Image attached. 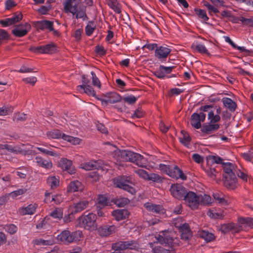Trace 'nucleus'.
Masks as SVG:
<instances>
[{"mask_svg": "<svg viewBox=\"0 0 253 253\" xmlns=\"http://www.w3.org/2000/svg\"><path fill=\"white\" fill-rule=\"evenodd\" d=\"M114 157L117 161H129L132 162L140 167H146L147 161L139 154L126 150H116L114 152Z\"/></svg>", "mask_w": 253, "mask_h": 253, "instance_id": "nucleus-1", "label": "nucleus"}, {"mask_svg": "<svg viewBox=\"0 0 253 253\" xmlns=\"http://www.w3.org/2000/svg\"><path fill=\"white\" fill-rule=\"evenodd\" d=\"M63 6L65 12L75 15L76 19L81 18L83 20L87 19L86 7L82 4L80 0H65Z\"/></svg>", "mask_w": 253, "mask_h": 253, "instance_id": "nucleus-2", "label": "nucleus"}, {"mask_svg": "<svg viewBox=\"0 0 253 253\" xmlns=\"http://www.w3.org/2000/svg\"><path fill=\"white\" fill-rule=\"evenodd\" d=\"M223 169L224 186L229 189H235L236 187L237 179L235 175L236 169L234 164L231 163H223Z\"/></svg>", "mask_w": 253, "mask_h": 253, "instance_id": "nucleus-3", "label": "nucleus"}, {"mask_svg": "<svg viewBox=\"0 0 253 253\" xmlns=\"http://www.w3.org/2000/svg\"><path fill=\"white\" fill-rule=\"evenodd\" d=\"M221 111L220 107L216 108L217 114H214L212 110H211L208 114V120L209 123L204 125L202 128V131L204 133H210L217 130L219 128V125L218 123L220 121L221 118L219 116Z\"/></svg>", "mask_w": 253, "mask_h": 253, "instance_id": "nucleus-4", "label": "nucleus"}, {"mask_svg": "<svg viewBox=\"0 0 253 253\" xmlns=\"http://www.w3.org/2000/svg\"><path fill=\"white\" fill-rule=\"evenodd\" d=\"M96 215L93 213L83 215L79 218V223L85 229L93 231L97 228Z\"/></svg>", "mask_w": 253, "mask_h": 253, "instance_id": "nucleus-5", "label": "nucleus"}, {"mask_svg": "<svg viewBox=\"0 0 253 253\" xmlns=\"http://www.w3.org/2000/svg\"><path fill=\"white\" fill-rule=\"evenodd\" d=\"M82 236V233L77 231L72 233L68 230H64L57 236V239L64 244H68L79 241Z\"/></svg>", "mask_w": 253, "mask_h": 253, "instance_id": "nucleus-6", "label": "nucleus"}, {"mask_svg": "<svg viewBox=\"0 0 253 253\" xmlns=\"http://www.w3.org/2000/svg\"><path fill=\"white\" fill-rule=\"evenodd\" d=\"M183 200L186 205L192 210L198 209L200 205V195L192 191L187 192Z\"/></svg>", "mask_w": 253, "mask_h": 253, "instance_id": "nucleus-7", "label": "nucleus"}, {"mask_svg": "<svg viewBox=\"0 0 253 253\" xmlns=\"http://www.w3.org/2000/svg\"><path fill=\"white\" fill-rule=\"evenodd\" d=\"M113 181L116 187L127 191L131 194L135 193V189L129 185L130 181L128 177L125 176L118 177L115 178Z\"/></svg>", "mask_w": 253, "mask_h": 253, "instance_id": "nucleus-8", "label": "nucleus"}, {"mask_svg": "<svg viewBox=\"0 0 253 253\" xmlns=\"http://www.w3.org/2000/svg\"><path fill=\"white\" fill-rule=\"evenodd\" d=\"M170 192L173 197L178 200H183L187 193L186 188L179 184H172Z\"/></svg>", "mask_w": 253, "mask_h": 253, "instance_id": "nucleus-9", "label": "nucleus"}, {"mask_svg": "<svg viewBox=\"0 0 253 253\" xmlns=\"http://www.w3.org/2000/svg\"><path fill=\"white\" fill-rule=\"evenodd\" d=\"M103 105H106L108 104H114L120 102L122 97L120 94L115 92H110L104 94L103 98L99 99Z\"/></svg>", "mask_w": 253, "mask_h": 253, "instance_id": "nucleus-10", "label": "nucleus"}, {"mask_svg": "<svg viewBox=\"0 0 253 253\" xmlns=\"http://www.w3.org/2000/svg\"><path fill=\"white\" fill-rule=\"evenodd\" d=\"M30 50L36 53L52 54L56 51V46L51 43L43 46L32 47Z\"/></svg>", "mask_w": 253, "mask_h": 253, "instance_id": "nucleus-11", "label": "nucleus"}, {"mask_svg": "<svg viewBox=\"0 0 253 253\" xmlns=\"http://www.w3.org/2000/svg\"><path fill=\"white\" fill-rule=\"evenodd\" d=\"M31 29V26L30 24L26 22L17 25L12 31L13 35L17 37H22L28 33Z\"/></svg>", "mask_w": 253, "mask_h": 253, "instance_id": "nucleus-12", "label": "nucleus"}, {"mask_svg": "<svg viewBox=\"0 0 253 253\" xmlns=\"http://www.w3.org/2000/svg\"><path fill=\"white\" fill-rule=\"evenodd\" d=\"M206 117V114L203 112L194 113L191 115V125L196 129L200 128L201 127V123L205 121Z\"/></svg>", "mask_w": 253, "mask_h": 253, "instance_id": "nucleus-13", "label": "nucleus"}, {"mask_svg": "<svg viewBox=\"0 0 253 253\" xmlns=\"http://www.w3.org/2000/svg\"><path fill=\"white\" fill-rule=\"evenodd\" d=\"M171 51V49L167 45L159 46L156 48L155 56L160 60H165L168 57Z\"/></svg>", "mask_w": 253, "mask_h": 253, "instance_id": "nucleus-14", "label": "nucleus"}, {"mask_svg": "<svg viewBox=\"0 0 253 253\" xmlns=\"http://www.w3.org/2000/svg\"><path fill=\"white\" fill-rule=\"evenodd\" d=\"M176 227H177L181 232V239L184 240H188L192 237V232L190 229L188 224L184 223L180 225L175 223Z\"/></svg>", "mask_w": 253, "mask_h": 253, "instance_id": "nucleus-15", "label": "nucleus"}, {"mask_svg": "<svg viewBox=\"0 0 253 253\" xmlns=\"http://www.w3.org/2000/svg\"><path fill=\"white\" fill-rule=\"evenodd\" d=\"M156 238L158 242L161 244H168L169 246H172L173 239L168 231L165 230L160 232V234Z\"/></svg>", "mask_w": 253, "mask_h": 253, "instance_id": "nucleus-16", "label": "nucleus"}, {"mask_svg": "<svg viewBox=\"0 0 253 253\" xmlns=\"http://www.w3.org/2000/svg\"><path fill=\"white\" fill-rule=\"evenodd\" d=\"M58 165L63 170L68 171L70 174H73L75 172V169L72 165V162L66 158H61L59 162Z\"/></svg>", "mask_w": 253, "mask_h": 253, "instance_id": "nucleus-17", "label": "nucleus"}, {"mask_svg": "<svg viewBox=\"0 0 253 253\" xmlns=\"http://www.w3.org/2000/svg\"><path fill=\"white\" fill-rule=\"evenodd\" d=\"M174 66L166 67L163 65H160V67L154 71V74L159 79H164L167 76V74L172 72Z\"/></svg>", "mask_w": 253, "mask_h": 253, "instance_id": "nucleus-18", "label": "nucleus"}, {"mask_svg": "<svg viewBox=\"0 0 253 253\" xmlns=\"http://www.w3.org/2000/svg\"><path fill=\"white\" fill-rule=\"evenodd\" d=\"M170 177L175 179L180 178L182 180H186V176L185 175L177 166L170 167L167 174Z\"/></svg>", "mask_w": 253, "mask_h": 253, "instance_id": "nucleus-19", "label": "nucleus"}, {"mask_svg": "<svg viewBox=\"0 0 253 253\" xmlns=\"http://www.w3.org/2000/svg\"><path fill=\"white\" fill-rule=\"evenodd\" d=\"M22 19V15L21 13H18L12 17L6 18L0 21V23L3 27H7L12 25L18 22Z\"/></svg>", "mask_w": 253, "mask_h": 253, "instance_id": "nucleus-20", "label": "nucleus"}, {"mask_svg": "<svg viewBox=\"0 0 253 253\" xmlns=\"http://www.w3.org/2000/svg\"><path fill=\"white\" fill-rule=\"evenodd\" d=\"M88 203L86 201H82L70 206L69 210L72 211V212L76 213L84 210L88 206Z\"/></svg>", "mask_w": 253, "mask_h": 253, "instance_id": "nucleus-21", "label": "nucleus"}, {"mask_svg": "<svg viewBox=\"0 0 253 253\" xmlns=\"http://www.w3.org/2000/svg\"><path fill=\"white\" fill-rule=\"evenodd\" d=\"M100 163L99 161H91L81 164L79 167L85 170L98 169L100 168Z\"/></svg>", "mask_w": 253, "mask_h": 253, "instance_id": "nucleus-22", "label": "nucleus"}, {"mask_svg": "<svg viewBox=\"0 0 253 253\" xmlns=\"http://www.w3.org/2000/svg\"><path fill=\"white\" fill-rule=\"evenodd\" d=\"M84 188L82 183L78 180H75L71 182L68 185L67 191L68 192H75L82 191Z\"/></svg>", "mask_w": 253, "mask_h": 253, "instance_id": "nucleus-23", "label": "nucleus"}, {"mask_svg": "<svg viewBox=\"0 0 253 253\" xmlns=\"http://www.w3.org/2000/svg\"><path fill=\"white\" fill-rule=\"evenodd\" d=\"M37 205L36 204H31L25 207L19 209V212L21 215H32L35 213Z\"/></svg>", "mask_w": 253, "mask_h": 253, "instance_id": "nucleus-24", "label": "nucleus"}, {"mask_svg": "<svg viewBox=\"0 0 253 253\" xmlns=\"http://www.w3.org/2000/svg\"><path fill=\"white\" fill-rule=\"evenodd\" d=\"M112 215L117 221L122 220L128 217L129 213L126 210H117L112 212Z\"/></svg>", "mask_w": 253, "mask_h": 253, "instance_id": "nucleus-25", "label": "nucleus"}, {"mask_svg": "<svg viewBox=\"0 0 253 253\" xmlns=\"http://www.w3.org/2000/svg\"><path fill=\"white\" fill-rule=\"evenodd\" d=\"M144 207L148 211H152L156 213H164V209L163 207L159 205H156L152 203H147L144 205Z\"/></svg>", "mask_w": 253, "mask_h": 253, "instance_id": "nucleus-26", "label": "nucleus"}, {"mask_svg": "<svg viewBox=\"0 0 253 253\" xmlns=\"http://www.w3.org/2000/svg\"><path fill=\"white\" fill-rule=\"evenodd\" d=\"M77 89L81 93H84L88 96L95 97V92L90 85L85 86H84V85H78Z\"/></svg>", "mask_w": 253, "mask_h": 253, "instance_id": "nucleus-27", "label": "nucleus"}, {"mask_svg": "<svg viewBox=\"0 0 253 253\" xmlns=\"http://www.w3.org/2000/svg\"><path fill=\"white\" fill-rule=\"evenodd\" d=\"M106 1L108 6L116 13L119 14L121 12L122 6L118 0H106Z\"/></svg>", "mask_w": 253, "mask_h": 253, "instance_id": "nucleus-28", "label": "nucleus"}, {"mask_svg": "<svg viewBox=\"0 0 253 253\" xmlns=\"http://www.w3.org/2000/svg\"><path fill=\"white\" fill-rule=\"evenodd\" d=\"M4 149L14 154L22 153L23 152V149L18 146H13L8 144L1 145L0 146V149Z\"/></svg>", "mask_w": 253, "mask_h": 253, "instance_id": "nucleus-29", "label": "nucleus"}, {"mask_svg": "<svg viewBox=\"0 0 253 253\" xmlns=\"http://www.w3.org/2000/svg\"><path fill=\"white\" fill-rule=\"evenodd\" d=\"M115 231V227L114 226H104L101 227L98 229L99 234L102 236H107Z\"/></svg>", "mask_w": 253, "mask_h": 253, "instance_id": "nucleus-30", "label": "nucleus"}, {"mask_svg": "<svg viewBox=\"0 0 253 253\" xmlns=\"http://www.w3.org/2000/svg\"><path fill=\"white\" fill-rule=\"evenodd\" d=\"M222 102L224 106L231 111H234L237 107L236 103L230 98L223 97Z\"/></svg>", "mask_w": 253, "mask_h": 253, "instance_id": "nucleus-31", "label": "nucleus"}, {"mask_svg": "<svg viewBox=\"0 0 253 253\" xmlns=\"http://www.w3.org/2000/svg\"><path fill=\"white\" fill-rule=\"evenodd\" d=\"M35 245L37 246H49L54 243V240L52 238L44 240L42 238H37L34 239L33 241Z\"/></svg>", "mask_w": 253, "mask_h": 253, "instance_id": "nucleus-32", "label": "nucleus"}, {"mask_svg": "<svg viewBox=\"0 0 253 253\" xmlns=\"http://www.w3.org/2000/svg\"><path fill=\"white\" fill-rule=\"evenodd\" d=\"M36 162L40 166L45 169H51L52 167V163L51 161L44 160L41 157H37Z\"/></svg>", "mask_w": 253, "mask_h": 253, "instance_id": "nucleus-33", "label": "nucleus"}, {"mask_svg": "<svg viewBox=\"0 0 253 253\" xmlns=\"http://www.w3.org/2000/svg\"><path fill=\"white\" fill-rule=\"evenodd\" d=\"M199 236L204 239L207 242L213 241L214 238V235L207 230H201L199 231Z\"/></svg>", "mask_w": 253, "mask_h": 253, "instance_id": "nucleus-34", "label": "nucleus"}, {"mask_svg": "<svg viewBox=\"0 0 253 253\" xmlns=\"http://www.w3.org/2000/svg\"><path fill=\"white\" fill-rule=\"evenodd\" d=\"M192 48L201 53H208V51L206 46L199 42H195L191 45Z\"/></svg>", "mask_w": 253, "mask_h": 253, "instance_id": "nucleus-35", "label": "nucleus"}, {"mask_svg": "<svg viewBox=\"0 0 253 253\" xmlns=\"http://www.w3.org/2000/svg\"><path fill=\"white\" fill-rule=\"evenodd\" d=\"M62 139L75 145L80 144L82 141V140L78 137H75L66 135L64 133L63 134Z\"/></svg>", "mask_w": 253, "mask_h": 253, "instance_id": "nucleus-36", "label": "nucleus"}, {"mask_svg": "<svg viewBox=\"0 0 253 253\" xmlns=\"http://www.w3.org/2000/svg\"><path fill=\"white\" fill-rule=\"evenodd\" d=\"M239 222L243 224L244 226L245 230L247 227L253 228V218L247 217H240L239 218Z\"/></svg>", "mask_w": 253, "mask_h": 253, "instance_id": "nucleus-37", "label": "nucleus"}, {"mask_svg": "<svg viewBox=\"0 0 253 253\" xmlns=\"http://www.w3.org/2000/svg\"><path fill=\"white\" fill-rule=\"evenodd\" d=\"M181 132V135L179 137V141L185 146H188L189 144L191 138L189 134L184 130H182Z\"/></svg>", "mask_w": 253, "mask_h": 253, "instance_id": "nucleus-38", "label": "nucleus"}, {"mask_svg": "<svg viewBox=\"0 0 253 253\" xmlns=\"http://www.w3.org/2000/svg\"><path fill=\"white\" fill-rule=\"evenodd\" d=\"M158 243H150V246L152 248L154 253H173L169 250L163 248L160 246H157Z\"/></svg>", "mask_w": 253, "mask_h": 253, "instance_id": "nucleus-39", "label": "nucleus"}, {"mask_svg": "<svg viewBox=\"0 0 253 253\" xmlns=\"http://www.w3.org/2000/svg\"><path fill=\"white\" fill-rule=\"evenodd\" d=\"M47 183L52 189H53L59 185V180L57 177L51 176L47 178Z\"/></svg>", "mask_w": 253, "mask_h": 253, "instance_id": "nucleus-40", "label": "nucleus"}, {"mask_svg": "<svg viewBox=\"0 0 253 253\" xmlns=\"http://www.w3.org/2000/svg\"><path fill=\"white\" fill-rule=\"evenodd\" d=\"M63 134L59 130H53L47 132V136L49 139L62 138Z\"/></svg>", "mask_w": 253, "mask_h": 253, "instance_id": "nucleus-41", "label": "nucleus"}, {"mask_svg": "<svg viewBox=\"0 0 253 253\" xmlns=\"http://www.w3.org/2000/svg\"><path fill=\"white\" fill-rule=\"evenodd\" d=\"M42 153L45 155H49L53 157H59L60 155L55 151H53L51 149L49 148L48 149H45L42 147H38L36 148Z\"/></svg>", "mask_w": 253, "mask_h": 253, "instance_id": "nucleus-42", "label": "nucleus"}, {"mask_svg": "<svg viewBox=\"0 0 253 253\" xmlns=\"http://www.w3.org/2000/svg\"><path fill=\"white\" fill-rule=\"evenodd\" d=\"M244 230H245L244 226L239 223V220L237 223H231V232L236 233Z\"/></svg>", "mask_w": 253, "mask_h": 253, "instance_id": "nucleus-43", "label": "nucleus"}, {"mask_svg": "<svg viewBox=\"0 0 253 253\" xmlns=\"http://www.w3.org/2000/svg\"><path fill=\"white\" fill-rule=\"evenodd\" d=\"M96 25L93 21H89L85 27V34L89 36L91 35L95 29Z\"/></svg>", "mask_w": 253, "mask_h": 253, "instance_id": "nucleus-44", "label": "nucleus"}, {"mask_svg": "<svg viewBox=\"0 0 253 253\" xmlns=\"http://www.w3.org/2000/svg\"><path fill=\"white\" fill-rule=\"evenodd\" d=\"M213 197L217 203L222 205L227 204V200L224 198V196L222 193H214Z\"/></svg>", "mask_w": 253, "mask_h": 253, "instance_id": "nucleus-45", "label": "nucleus"}, {"mask_svg": "<svg viewBox=\"0 0 253 253\" xmlns=\"http://www.w3.org/2000/svg\"><path fill=\"white\" fill-rule=\"evenodd\" d=\"M63 209L61 208H56L50 213V215L54 218L59 219L63 217Z\"/></svg>", "mask_w": 253, "mask_h": 253, "instance_id": "nucleus-46", "label": "nucleus"}, {"mask_svg": "<svg viewBox=\"0 0 253 253\" xmlns=\"http://www.w3.org/2000/svg\"><path fill=\"white\" fill-rule=\"evenodd\" d=\"M194 11L198 17L201 18L203 21H206L208 20L209 17H208L205 10L199 8H195Z\"/></svg>", "mask_w": 253, "mask_h": 253, "instance_id": "nucleus-47", "label": "nucleus"}, {"mask_svg": "<svg viewBox=\"0 0 253 253\" xmlns=\"http://www.w3.org/2000/svg\"><path fill=\"white\" fill-rule=\"evenodd\" d=\"M200 195V204L201 205H209L211 203V198L208 195L204 194Z\"/></svg>", "mask_w": 253, "mask_h": 253, "instance_id": "nucleus-48", "label": "nucleus"}, {"mask_svg": "<svg viewBox=\"0 0 253 253\" xmlns=\"http://www.w3.org/2000/svg\"><path fill=\"white\" fill-rule=\"evenodd\" d=\"M129 200L126 198H120L115 200L114 203L119 207H123L127 205Z\"/></svg>", "mask_w": 253, "mask_h": 253, "instance_id": "nucleus-49", "label": "nucleus"}, {"mask_svg": "<svg viewBox=\"0 0 253 253\" xmlns=\"http://www.w3.org/2000/svg\"><path fill=\"white\" fill-rule=\"evenodd\" d=\"M98 206H107L108 203H109V200L106 197V196L100 195L98 196Z\"/></svg>", "mask_w": 253, "mask_h": 253, "instance_id": "nucleus-50", "label": "nucleus"}, {"mask_svg": "<svg viewBox=\"0 0 253 253\" xmlns=\"http://www.w3.org/2000/svg\"><path fill=\"white\" fill-rule=\"evenodd\" d=\"M26 191L25 189H19L17 190L12 191L8 194V196H10L12 198H14L16 197L21 195L25 193Z\"/></svg>", "mask_w": 253, "mask_h": 253, "instance_id": "nucleus-51", "label": "nucleus"}, {"mask_svg": "<svg viewBox=\"0 0 253 253\" xmlns=\"http://www.w3.org/2000/svg\"><path fill=\"white\" fill-rule=\"evenodd\" d=\"M69 213L67 215H65L63 217V221L65 223H69L72 221H73L74 218V214L75 212H72V211L68 209Z\"/></svg>", "mask_w": 253, "mask_h": 253, "instance_id": "nucleus-52", "label": "nucleus"}, {"mask_svg": "<svg viewBox=\"0 0 253 253\" xmlns=\"http://www.w3.org/2000/svg\"><path fill=\"white\" fill-rule=\"evenodd\" d=\"M137 98L133 95H130L125 96L123 98L124 101L129 104H134L137 100Z\"/></svg>", "mask_w": 253, "mask_h": 253, "instance_id": "nucleus-53", "label": "nucleus"}, {"mask_svg": "<svg viewBox=\"0 0 253 253\" xmlns=\"http://www.w3.org/2000/svg\"><path fill=\"white\" fill-rule=\"evenodd\" d=\"M91 74L92 75V84L94 86H97L98 88H100L101 87V83L98 79V78L96 77L95 74L93 72H91Z\"/></svg>", "mask_w": 253, "mask_h": 253, "instance_id": "nucleus-54", "label": "nucleus"}, {"mask_svg": "<svg viewBox=\"0 0 253 253\" xmlns=\"http://www.w3.org/2000/svg\"><path fill=\"white\" fill-rule=\"evenodd\" d=\"M220 230L223 233L231 232V223L222 224L220 226Z\"/></svg>", "mask_w": 253, "mask_h": 253, "instance_id": "nucleus-55", "label": "nucleus"}, {"mask_svg": "<svg viewBox=\"0 0 253 253\" xmlns=\"http://www.w3.org/2000/svg\"><path fill=\"white\" fill-rule=\"evenodd\" d=\"M237 174L238 177L241 178L244 181H247L248 175L244 171H241L239 169H236L235 172V175Z\"/></svg>", "mask_w": 253, "mask_h": 253, "instance_id": "nucleus-56", "label": "nucleus"}, {"mask_svg": "<svg viewBox=\"0 0 253 253\" xmlns=\"http://www.w3.org/2000/svg\"><path fill=\"white\" fill-rule=\"evenodd\" d=\"M208 175L212 179H215L216 174V171L213 168H209L206 170Z\"/></svg>", "mask_w": 253, "mask_h": 253, "instance_id": "nucleus-57", "label": "nucleus"}, {"mask_svg": "<svg viewBox=\"0 0 253 253\" xmlns=\"http://www.w3.org/2000/svg\"><path fill=\"white\" fill-rule=\"evenodd\" d=\"M242 155L246 160L248 161H251L253 158V149L249 150L247 153L242 154Z\"/></svg>", "mask_w": 253, "mask_h": 253, "instance_id": "nucleus-58", "label": "nucleus"}, {"mask_svg": "<svg viewBox=\"0 0 253 253\" xmlns=\"http://www.w3.org/2000/svg\"><path fill=\"white\" fill-rule=\"evenodd\" d=\"M23 81H24L26 84H29L33 85L37 82V80L35 77H30L24 78L23 79Z\"/></svg>", "mask_w": 253, "mask_h": 253, "instance_id": "nucleus-59", "label": "nucleus"}, {"mask_svg": "<svg viewBox=\"0 0 253 253\" xmlns=\"http://www.w3.org/2000/svg\"><path fill=\"white\" fill-rule=\"evenodd\" d=\"M146 179L155 182L159 181L160 179V177L157 174L152 173L148 174Z\"/></svg>", "mask_w": 253, "mask_h": 253, "instance_id": "nucleus-60", "label": "nucleus"}, {"mask_svg": "<svg viewBox=\"0 0 253 253\" xmlns=\"http://www.w3.org/2000/svg\"><path fill=\"white\" fill-rule=\"evenodd\" d=\"M17 227L12 224L8 225L6 226V230L11 234L15 233L17 231Z\"/></svg>", "mask_w": 253, "mask_h": 253, "instance_id": "nucleus-61", "label": "nucleus"}, {"mask_svg": "<svg viewBox=\"0 0 253 253\" xmlns=\"http://www.w3.org/2000/svg\"><path fill=\"white\" fill-rule=\"evenodd\" d=\"M135 172L140 177H142L145 179H147L148 173L145 170L142 169H139L136 170Z\"/></svg>", "mask_w": 253, "mask_h": 253, "instance_id": "nucleus-62", "label": "nucleus"}, {"mask_svg": "<svg viewBox=\"0 0 253 253\" xmlns=\"http://www.w3.org/2000/svg\"><path fill=\"white\" fill-rule=\"evenodd\" d=\"M97 128L98 130L100 131L101 133L107 134L108 133V130L102 124L99 123L97 124Z\"/></svg>", "mask_w": 253, "mask_h": 253, "instance_id": "nucleus-63", "label": "nucleus"}, {"mask_svg": "<svg viewBox=\"0 0 253 253\" xmlns=\"http://www.w3.org/2000/svg\"><path fill=\"white\" fill-rule=\"evenodd\" d=\"M16 5L15 2L12 0H7L5 3V8L6 10L10 9L11 7Z\"/></svg>", "mask_w": 253, "mask_h": 253, "instance_id": "nucleus-64", "label": "nucleus"}]
</instances>
